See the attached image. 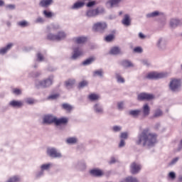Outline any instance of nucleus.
<instances>
[{"instance_id":"nucleus-29","label":"nucleus","mask_w":182,"mask_h":182,"mask_svg":"<svg viewBox=\"0 0 182 182\" xmlns=\"http://www.w3.org/2000/svg\"><path fill=\"white\" fill-rule=\"evenodd\" d=\"M52 4H53V0H41L40 6L43 8H48V6H50Z\"/></svg>"},{"instance_id":"nucleus-57","label":"nucleus","mask_w":182,"mask_h":182,"mask_svg":"<svg viewBox=\"0 0 182 182\" xmlns=\"http://www.w3.org/2000/svg\"><path fill=\"white\" fill-rule=\"evenodd\" d=\"M128 182H139L137 178L133 177V176H129L128 177Z\"/></svg>"},{"instance_id":"nucleus-19","label":"nucleus","mask_w":182,"mask_h":182,"mask_svg":"<svg viewBox=\"0 0 182 182\" xmlns=\"http://www.w3.org/2000/svg\"><path fill=\"white\" fill-rule=\"evenodd\" d=\"M169 25L171 28H177L182 25V20L178 18H171L169 21Z\"/></svg>"},{"instance_id":"nucleus-1","label":"nucleus","mask_w":182,"mask_h":182,"mask_svg":"<svg viewBox=\"0 0 182 182\" xmlns=\"http://www.w3.org/2000/svg\"><path fill=\"white\" fill-rule=\"evenodd\" d=\"M135 143L144 147H153L157 143V134L150 132V130L146 128L139 133Z\"/></svg>"},{"instance_id":"nucleus-9","label":"nucleus","mask_w":182,"mask_h":182,"mask_svg":"<svg viewBox=\"0 0 182 182\" xmlns=\"http://www.w3.org/2000/svg\"><path fill=\"white\" fill-rule=\"evenodd\" d=\"M163 77H167V74L166 73H157V72H152L149 73L146 75V79H163Z\"/></svg>"},{"instance_id":"nucleus-8","label":"nucleus","mask_w":182,"mask_h":182,"mask_svg":"<svg viewBox=\"0 0 182 182\" xmlns=\"http://www.w3.org/2000/svg\"><path fill=\"white\" fill-rule=\"evenodd\" d=\"M92 29L95 32H100L102 33L107 29V23L105 21H99L93 24Z\"/></svg>"},{"instance_id":"nucleus-50","label":"nucleus","mask_w":182,"mask_h":182,"mask_svg":"<svg viewBox=\"0 0 182 182\" xmlns=\"http://www.w3.org/2000/svg\"><path fill=\"white\" fill-rule=\"evenodd\" d=\"M127 137H129V134L127 132H122L120 135V139L122 140L127 139Z\"/></svg>"},{"instance_id":"nucleus-36","label":"nucleus","mask_w":182,"mask_h":182,"mask_svg":"<svg viewBox=\"0 0 182 182\" xmlns=\"http://www.w3.org/2000/svg\"><path fill=\"white\" fill-rule=\"evenodd\" d=\"M121 65L122 66H124V68H133V63L127 60H122Z\"/></svg>"},{"instance_id":"nucleus-41","label":"nucleus","mask_w":182,"mask_h":182,"mask_svg":"<svg viewBox=\"0 0 182 182\" xmlns=\"http://www.w3.org/2000/svg\"><path fill=\"white\" fill-rule=\"evenodd\" d=\"M176 172L171 171L168 173V179L171 180V181H174L176 180Z\"/></svg>"},{"instance_id":"nucleus-55","label":"nucleus","mask_w":182,"mask_h":182,"mask_svg":"<svg viewBox=\"0 0 182 182\" xmlns=\"http://www.w3.org/2000/svg\"><path fill=\"white\" fill-rule=\"evenodd\" d=\"M124 146H126V141H124V139H120L119 144V149H122V147H124Z\"/></svg>"},{"instance_id":"nucleus-5","label":"nucleus","mask_w":182,"mask_h":182,"mask_svg":"<svg viewBox=\"0 0 182 182\" xmlns=\"http://www.w3.org/2000/svg\"><path fill=\"white\" fill-rule=\"evenodd\" d=\"M105 12V9L103 7H97V9H90L87 10L85 13V16L87 18H95L100 14H103Z\"/></svg>"},{"instance_id":"nucleus-42","label":"nucleus","mask_w":182,"mask_h":182,"mask_svg":"<svg viewBox=\"0 0 182 182\" xmlns=\"http://www.w3.org/2000/svg\"><path fill=\"white\" fill-rule=\"evenodd\" d=\"M62 106H63V109H64L67 112H72V110L73 109V107H72V105L69 104H63Z\"/></svg>"},{"instance_id":"nucleus-22","label":"nucleus","mask_w":182,"mask_h":182,"mask_svg":"<svg viewBox=\"0 0 182 182\" xmlns=\"http://www.w3.org/2000/svg\"><path fill=\"white\" fill-rule=\"evenodd\" d=\"M73 41L75 43H77V45H82V43H85L87 41V38L85 36H78L73 38Z\"/></svg>"},{"instance_id":"nucleus-3","label":"nucleus","mask_w":182,"mask_h":182,"mask_svg":"<svg viewBox=\"0 0 182 182\" xmlns=\"http://www.w3.org/2000/svg\"><path fill=\"white\" fill-rule=\"evenodd\" d=\"M68 34L63 31H60L57 33V34H53L52 33H48L47 34V39L49 41H63V39L66 38Z\"/></svg>"},{"instance_id":"nucleus-64","label":"nucleus","mask_w":182,"mask_h":182,"mask_svg":"<svg viewBox=\"0 0 182 182\" xmlns=\"http://www.w3.org/2000/svg\"><path fill=\"white\" fill-rule=\"evenodd\" d=\"M178 182H182V175H180L178 178Z\"/></svg>"},{"instance_id":"nucleus-25","label":"nucleus","mask_w":182,"mask_h":182,"mask_svg":"<svg viewBox=\"0 0 182 182\" xmlns=\"http://www.w3.org/2000/svg\"><path fill=\"white\" fill-rule=\"evenodd\" d=\"M142 114L144 117H147L150 114V107L147 104L144 105L142 107Z\"/></svg>"},{"instance_id":"nucleus-6","label":"nucleus","mask_w":182,"mask_h":182,"mask_svg":"<svg viewBox=\"0 0 182 182\" xmlns=\"http://www.w3.org/2000/svg\"><path fill=\"white\" fill-rule=\"evenodd\" d=\"M46 154L51 159H62V153L55 147L47 148Z\"/></svg>"},{"instance_id":"nucleus-2","label":"nucleus","mask_w":182,"mask_h":182,"mask_svg":"<svg viewBox=\"0 0 182 182\" xmlns=\"http://www.w3.org/2000/svg\"><path fill=\"white\" fill-rule=\"evenodd\" d=\"M181 79L179 78H171L170 80L168 87L171 92L173 93H178V92H181Z\"/></svg>"},{"instance_id":"nucleus-4","label":"nucleus","mask_w":182,"mask_h":182,"mask_svg":"<svg viewBox=\"0 0 182 182\" xmlns=\"http://www.w3.org/2000/svg\"><path fill=\"white\" fill-rule=\"evenodd\" d=\"M168 43V41L166 38L160 37L156 40V47L159 52H164V50H167Z\"/></svg>"},{"instance_id":"nucleus-62","label":"nucleus","mask_w":182,"mask_h":182,"mask_svg":"<svg viewBox=\"0 0 182 182\" xmlns=\"http://www.w3.org/2000/svg\"><path fill=\"white\" fill-rule=\"evenodd\" d=\"M139 38L140 39H146V36L144 34H143V33H139Z\"/></svg>"},{"instance_id":"nucleus-23","label":"nucleus","mask_w":182,"mask_h":182,"mask_svg":"<svg viewBox=\"0 0 182 182\" xmlns=\"http://www.w3.org/2000/svg\"><path fill=\"white\" fill-rule=\"evenodd\" d=\"M92 76L94 77H100V79L103 78V76H105V71H103L102 69H99L93 71Z\"/></svg>"},{"instance_id":"nucleus-34","label":"nucleus","mask_w":182,"mask_h":182,"mask_svg":"<svg viewBox=\"0 0 182 182\" xmlns=\"http://www.w3.org/2000/svg\"><path fill=\"white\" fill-rule=\"evenodd\" d=\"M122 23L124 25V26H129L130 25V16L127 14H126L122 19Z\"/></svg>"},{"instance_id":"nucleus-61","label":"nucleus","mask_w":182,"mask_h":182,"mask_svg":"<svg viewBox=\"0 0 182 182\" xmlns=\"http://www.w3.org/2000/svg\"><path fill=\"white\" fill-rule=\"evenodd\" d=\"M59 96V95L54 94L48 97V99H57V97Z\"/></svg>"},{"instance_id":"nucleus-26","label":"nucleus","mask_w":182,"mask_h":182,"mask_svg":"<svg viewBox=\"0 0 182 182\" xmlns=\"http://www.w3.org/2000/svg\"><path fill=\"white\" fill-rule=\"evenodd\" d=\"M77 141H79V140L77 139V137H76V136H70V137L67 138L65 140V143L67 144H70V145L76 144L77 143Z\"/></svg>"},{"instance_id":"nucleus-7","label":"nucleus","mask_w":182,"mask_h":182,"mask_svg":"<svg viewBox=\"0 0 182 182\" xmlns=\"http://www.w3.org/2000/svg\"><path fill=\"white\" fill-rule=\"evenodd\" d=\"M85 55V51L83 48L80 46H73V55L71 58L73 60H76V59H79V58H82Z\"/></svg>"},{"instance_id":"nucleus-58","label":"nucleus","mask_w":182,"mask_h":182,"mask_svg":"<svg viewBox=\"0 0 182 182\" xmlns=\"http://www.w3.org/2000/svg\"><path fill=\"white\" fill-rule=\"evenodd\" d=\"M112 130L115 132H120V130H122V127H120V126H114L112 127Z\"/></svg>"},{"instance_id":"nucleus-32","label":"nucleus","mask_w":182,"mask_h":182,"mask_svg":"<svg viewBox=\"0 0 182 182\" xmlns=\"http://www.w3.org/2000/svg\"><path fill=\"white\" fill-rule=\"evenodd\" d=\"M47 29H49L50 32H55V31L60 29V26L58 23L51 24L50 26L47 27Z\"/></svg>"},{"instance_id":"nucleus-43","label":"nucleus","mask_w":182,"mask_h":182,"mask_svg":"<svg viewBox=\"0 0 182 182\" xmlns=\"http://www.w3.org/2000/svg\"><path fill=\"white\" fill-rule=\"evenodd\" d=\"M161 116H163V111L160 109H157L154 112V117H161Z\"/></svg>"},{"instance_id":"nucleus-30","label":"nucleus","mask_w":182,"mask_h":182,"mask_svg":"<svg viewBox=\"0 0 182 182\" xmlns=\"http://www.w3.org/2000/svg\"><path fill=\"white\" fill-rule=\"evenodd\" d=\"M161 15H163V13L161 11H155L151 13H149L146 14L147 18H156L157 16H160Z\"/></svg>"},{"instance_id":"nucleus-44","label":"nucleus","mask_w":182,"mask_h":182,"mask_svg":"<svg viewBox=\"0 0 182 182\" xmlns=\"http://www.w3.org/2000/svg\"><path fill=\"white\" fill-rule=\"evenodd\" d=\"M43 14L44 15L45 18H52V16H53V13H52L51 11H49L48 10H44L43 11Z\"/></svg>"},{"instance_id":"nucleus-13","label":"nucleus","mask_w":182,"mask_h":182,"mask_svg":"<svg viewBox=\"0 0 182 182\" xmlns=\"http://www.w3.org/2000/svg\"><path fill=\"white\" fill-rule=\"evenodd\" d=\"M68 122L69 119H68V117L57 118L55 117L54 124H55L57 127H59V126H65L68 124Z\"/></svg>"},{"instance_id":"nucleus-51","label":"nucleus","mask_w":182,"mask_h":182,"mask_svg":"<svg viewBox=\"0 0 182 182\" xmlns=\"http://www.w3.org/2000/svg\"><path fill=\"white\" fill-rule=\"evenodd\" d=\"M178 160H180L179 157L173 158L170 162V166H174V164H176Z\"/></svg>"},{"instance_id":"nucleus-28","label":"nucleus","mask_w":182,"mask_h":182,"mask_svg":"<svg viewBox=\"0 0 182 182\" xmlns=\"http://www.w3.org/2000/svg\"><path fill=\"white\" fill-rule=\"evenodd\" d=\"M85 6V2L83 1H77L72 6L71 9L77 10L80 9V8H83Z\"/></svg>"},{"instance_id":"nucleus-59","label":"nucleus","mask_w":182,"mask_h":182,"mask_svg":"<svg viewBox=\"0 0 182 182\" xmlns=\"http://www.w3.org/2000/svg\"><path fill=\"white\" fill-rule=\"evenodd\" d=\"M109 163V164H114V163H117V159L112 157Z\"/></svg>"},{"instance_id":"nucleus-17","label":"nucleus","mask_w":182,"mask_h":182,"mask_svg":"<svg viewBox=\"0 0 182 182\" xmlns=\"http://www.w3.org/2000/svg\"><path fill=\"white\" fill-rule=\"evenodd\" d=\"M90 173L93 177H102V176L105 175V172L103 171V170L98 168H95L93 169H91L90 171Z\"/></svg>"},{"instance_id":"nucleus-33","label":"nucleus","mask_w":182,"mask_h":182,"mask_svg":"<svg viewBox=\"0 0 182 182\" xmlns=\"http://www.w3.org/2000/svg\"><path fill=\"white\" fill-rule=\"evenodd\" d=\"M115 78L117 83H124V82H126V80H124V77H123L122 75H120V73H115Z\"/></svg>"},{"instance_id":"nucleus-35","label":"nucleus","mask_w":182,"mask_h":182,"mask_svg":"<svg viewBox=\"0 0 182 182\" xmlns=\"http://www.w3.org/2000/svg\"><path fill=\"white\" fill-rule=\"evenodd\" d=\"M109 53H110V55H119V53H120V48L117 47V46L112 47L110 49Z\"/></svg>"},{"instance_id":"nucleus-47","label":"nucleus","mask_w":182,"mask_h":182,"mask_svg":"<svg viewBox=\"0 0 182 182\" xmlns=\"http://www.w3.org/2000/svg\"><path fill=\"white\" fill-rule=\"evenodd\" d=\"M35 23H45V18H43V17L41 16H38L37 17V19H36L34 21Z\"/></svg>"},{"instance_id":"nucleus-12","label":"nucleus","mask_w":182,"mask_h":182,"mask_svg":"<svg viewBox=\"0 0 182 182\" xmlns=\"http://www.w3.org/2000/svg\"><path fill=\"white\" fill-rule=\"evenodd\" d=\"M56 117L48 114H46L43 117V124H52L53 123L55 124Z\"/></svg>"},{"instance_id":"nucleus-40","label":"nucleus","mask_w":182,"mask_h":182,"mask_svg":"<svg viewBox=\"0 0 182 182\" xmlns=\"http://www.w3.org/2000/svg\"><path fill=\"white\" fill-rule=\"evenodd\" d=\"M93 62H95V58L90 57L85 60L84 62H82V65H84V66H87L88 65H91V63H93Z\"/></svg>"},{"instance_id":"nucleus-20","label":"nucleus","mask_w":182,"mask_h":182,"mask_svg":"<svg viewBox=\"0 0 182 182\" xmlns=\"http://www.w3.org/2000/svg\"><path fill=\"white\" fill-rule=\"evenodd\" d=\"M52 167H53V164L52 162L44 163L40 166V169L45 173V171H49Z\"/></svg>"},{"instance_id":"nucleus-27","label":"nucleus","mask_w":182,"mask_h":182,"mask_svg":"<svg viewBox=\"0 0 182 182\" xmlns=\"http://www.w3.org/2000/svg\"><path fill=\"white\" fill-rule=\"evenodd\" d=\"M122 0H109L107 2V8H114L117 6Z\"/></svg>"},{"instance_id":"nucleus-53","label":"nucleus","mask_w":182,"mask_h":182,"mask_svg":"<svg viewBox=\"0 0 182 182\" xmlns=\"http://www.w3.org/2000/svg\"><path fill=\"white\" fill-rule=\"evenodd\" d=\"M95 5H96V1H89L86 6H87V8H92V6H95Z\"/></svg>"},{"instance_id":"nucleus-10","label":"nucleus","mask_w":182,"mask_h":182,"mask_svg":"<svg viewBox=\"0 0 182 182\" xmlns=\"http://www.w3.org/2000/svg\"><path fill=\"white\" fill-rule=\"evenodd\" d=\"M141 171V164L138 162H132L130 165V171L132 174H139Z\"/></svg>"},{"instance_id":"nucleus-18","label":"nucleus","mask_w":182,"mask_h":182,"mask_svg":"<svg viewBox=\"0 0 182 182\" xmlns=\"http://www.w3.org/2000/svg\"><path fill=\"white\" fill-rule=\"evenodd\" d=\"M11 107H14V109H19V107H22L23 106V102L21 100H11L9 103Z\"/></svg>"},{"instance_id":"nucleus-45","label":"nucleus","mask_w":182,"mask_h":182,"mask_svg":"<svg viewBox=\"0 0 182 182\" xmlns=\"http://www.w3.org/2000/svg\"><path fill=\"white\" fill-rule=\"evenodd\" d=\"M87 85H89V82H87V80H82L78 84V87L80 89H83V87H86Z\"/></svg>"},{"instance_id":"nucleus-11","label":"nucleus","mask_w":182,"mask_h":182,"mask_svg":"<svg viewBox=\"0 0 182 182\" xmlns=\"http://www.w3.org/2000/svg\"><path fill=\"white\" fill-rule=\"evenodd\" d=\"M53 75H50L47 79L39 81V86H41V87H49V86H52V84L53 83Z\"/></svg>"},{"instance_id":"nucleus-37","label":"nucleus","mask_w":182,"mask_h":182,"mask_svg":"<svg viewBox=\"0 0 182 182\" xmlns=\"http://www.w3.org/2000/svg\"><path fill=\"white\" fill-rule=\"evenodd\" d=\"M43 176H45V172L41 168L35 172V178L36 179L41 178Z\"/></svg>"},{"instance_id":"nucleus-56","label":"nucleus","mask_w":182,"mask_h":182,"mask_svg":"<svg viewBox=\"0 0 182 182\" xmlns=\"http://www.w3.org/2000/svg\"><path fill=\"white\" fill-rule=\"evenodd\" d=\"M117 107L119 110H123L124 109V102H118Z\"/></svg>"},{"instance_id":"nucleus-63","label":"nucleus","mask_w":182,"mask_h":182,"mask_svg":"<svg viewBox=\"0 0 182 182\" xmlns=\"http://www.w3.org/2000/svg\"><path fill=\"white\" fill-rule=\"evenodd\" d=\"M6 8H7L8 9H14L15 8V5L9 4V5L6 6Z\"/></svg>"},{"instance_id":"nucleus-38","label":"nucleus","mask_w":182,"mask_h":182,"mask_svg":"<svg viewBox=\"0 0 182 182\" xmlns=\"http://www.w3.org/2000/svg\"><path fill=\"white\" fill-rule=\"evenodd\" d=\"M75 80L71 79V80H68L67 81H65V87L68 89H72V87H73V85H75Z\"/></svg>"},{"instance_id":"nucleus-52","label":"nucleus","mask_w":182,"mask_h":182,"mask_svg":"<svg viewBox=\"0 0 182 182\" xmlns=\"http://www.w3.org/2000/svg\"><path fill=\"white\" fill-rule=\"evenodd\" d=\"M134 52L135 53H141V52H143V48H141V47H136L134 48Z\"/></svg>"},{"instance_id":"nucleus-49","label":"nucleus","mask_w":182,"mask_h":182,"mask_svg":"<svg viewBox=\"0 0 182 182\" xmlns=\"http://www.w3.org/2000/svg\"><path fill=\"white\" fill-rule=\"evenodd\" d=\"M24 102L27 103V105H33V103H35V100L33 98H26Z\"/></svg>"},{"instance_id":"nucleus-48","label":"nucleus","mask_w":182,"mask_h":182,"mask_svg":"<svg viewBox=\"0 0 182 182\" xmlns=\"http://www.w3.org/2000/svg\"><path fill=\"white\" fill-rule=\"evenodd\" d=\"M37 62H43L45 60V58L43 57V55L41 53H37Z\"/></svg>"},{"instance_id":"nucleus-14","label":"nucleus","mask_w":182,"mask_h":182,"mask_svg":"<svg viewBox=\"0 0 182 182\" xmlns=\"http://www.w3.org/2000/svg\"><path fill=\"white\" fill-rule=\"evenodd\" d=\"M138 100H151L154 99V95L147 92H141L137 96Z\"/></svg>"},{"instance_id":"nucleus-24","label":"nucleus","mask_w":182,"mask_h":182,"mask_svg":"<svg viewBox=\"0 0 182 182\" xmlns=\"http://www.w3.org/2000/svg\"><path fill=\"white\" fill-rule=\"evenodd\" d=\"M88 100L90 102H97V100H100V95L96 93H90L88 95Z\"/></svg>"},{"instance_id":"nucleus-60","label":"nucleus","mask_w":182,"mask_h":182,"mask_svg":"<svg viewBox=\"0 0 182 182\" xmlns=\"http://www.w3.org/2000/svg\"><path fill=\"white\" fill-rule=\"evenodd\" d=\"M182 150V138L179 141L178 145V151H181Z\"/></svg>"},{"instance_id":"nucleus-46","label":"nucleus","mask_w":182,"mask_h":182,"mask_svg":"<svg viewBox=\"0 0 182 182\" xmlns=\"http://www.w3.org/2000/svg\"><path fill=\"white\" fill-rule=\"evenodd\" d=\"M12 93H14V95L19 96V95H22V90L19 88H14L12 90Z\"/></svg>"},{"instance_id":"nucleus-31","label":"nucleus","mask_w":182,"mask_h":182,"mask_svg":"<svg viewBox=\"0 0 182 182\" xmlns=\"http://www.w3.org/2000/svg\"><path fill=\"white\" fill-rule=\"evenodd\" d=\"M129 113L132 117H139V114H141V109H132Z\"/></svg>"},{"instance_id":"nucleus-15","label":"nucleus","mask_w":182,"mask_h":182,"mask_svg":"<svg viewBox=\"0 0 182 182\" xmlns=\"http://www.w3.org/2000/svg\"><path fill=\"white\" fill-rule=\"evenodd\" d=\"M93 111L96 114H103L105 113V109H103V105L102 104L97 102L92 107Z\"/></svg>"},{"instance_id":"nucleus-21","label":"nucleus","mask_w":182,"mask_h":182,"mask_svg":"<svg viewBox=\"0 0 182 182\" xmlns=\"http://www.w3.org/2000/svg\"><path fill=\"white\" fill-rule=\"evenodd\" d=\"M74 168L80 170V171H83V170H86V163L85 161H78L74 164Z\"/></svg>"},{"instance_id":"nucleus-39","label":"nucleus","mask_w":182,"mask_h":182,"mask_svg":"<svg viewBox=\"0 0 182 182\" xmlns=\"http://www.w3.org/2000/svg\"><path fill=\"white\" fill-rule=\"evenodd\" d=\"M17 25L18 26H21V28H26V26H29V22H28V21L26 20H23V21H18L17 23Z\"/></svg>"},{"instance_id":"nucleus-54","label":"nucleus","mask_w":182,"mask_h":182,"mask_svg":"<svg viewBox=\"0 0 182 182\" xmlns=\"http://www.w3.org/2000/svg\"><path fill=\"white\" fill-rule=\"evenodd\" d=\"M114 36L113 35H109L105 37V41L107 42H112L113 41Z\"/></svg>"},{"instance_id":"nucleus-16","label":"nucleus","mask_w":182,"mask_h":182,"mask_svg":"<svg viewBox=\"0 0 182 182\" xmlns=\"http://www.w3.org/2000/svg\"><path fill=\"white\" fill-rule=\"evenodd\" d=\"M14 47L13 43H9L4 47L0 48V55L4 56L7 54L8 51L12 49Z\"/></svg>"}]
</instances>
